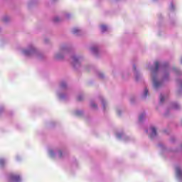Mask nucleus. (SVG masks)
<instances>
[{
	"instance_id": "nucleus-1",
	"label": "nucleus",
	"mask_w": 182,
	"mask_h": 182,
	"mask_svg": "<svg viewBox=\"0 0 182 182\" xmlns=\"http://www.w3.org/2000/svg\"><path fill=\"white\" fill-rule=\"evenodd\" d=\"M147 68L151 73V79L154 89H160L163 86V82H167L170 79V73L173 72L177 76H181L182 71L178 68H171L168 63H160L156 61L154 66L151 64H148ZM160 70L162 75V81L159 80V71Z\"/></svg>"
},
{
	"instance_id": "nucleus-2",
	"label": "nucleus",
	"mask_w": 182,
	"mask_h": 182,
	"mask_svg": "<svg viewBox=\"0 0 182 182\" xmlns=\"http://www.w3.org/2000/svg\"><path fill=\"white\" fill-rule=\"evenodd\" d=\"M70 53V47L68 45H63L60 48V51L54 55V58L57 60H60Z\"/></svg>"
},
{
	"instance_id": "nucleus-3",
	"label": "nucleus",
	"mask_w": 182,
	"mask_h": 182,
	"mask_svg": "<svg viewBox=\"0 0 182 182\" xmlns=\"http://www.w3.org/2000/svg\"><path fill=\"white\" fill-rule=\"evenodd\" d=\"M66 86H67L66 82H61L60 85V88L57 92L58 98L60 100H66V97H68V95L63 94V92H66Z\"/></svg>"
},
{
	"instance_id": "nucleus-4",
	"label": "nucleus",
	"mask_w": 182,
	"mask_h": 182,
	"mask_svg": "<svg viewBox=\"0 0 182 182\" xmlns=\"http://www.w3.org/2000/svg\"><path fill=\"white\" fill-rule=\"evenodd\" d=\"M48 155L52 159H55V157H58V159H63V156H65V153L62 150L49 149Z\"/></svg>"
},
{
	"instance_id": "nucleus-5",
	"label": "nucleus",
	"mask_w": 182,
	"mask_h": 182,
	"mask_svg": "<svg viewBox=\"0 0 182 182\" xmlns=\"http://www.w3.org/2000/svg\"><path fill=\"white\" fill-rule=\"evenodd\" d=\"M22 53L24 56H33V55H36V48L33 45H30L22 50Z\"/></svg>"
},
{
	"instance_id": "nucleus-6",
	"label": "nucleus",
	"mask_w": 182,
	"mask_h": 182,
	"mask_svg": "<svg viewBox=\"0 0 182 182\" xmlns=\"http://www.w3.org/2000/svg\"><path fill=\"white\" fill-rule=\"evenodd\" d=\"M72 65L74 68H79L80 66V62H82V57L73 54L71 57Z\"/></svg>"
},
{
	"instance_id": "nucleus-7",
	"label": "nucleus",
	"mask_w": 182,
	"mask_h": 182,
	"mask_svg": "<svg viewBox=\"0 0 182 182\" xmlns=\"http://www.w3.org/2000/svg\"><path fill=\"white\" fill-rule=\"evenodd\" d=\"M146 132L148 133L150 139H154L157 136V129L153 126L149 127Z\"/></svg>"
},
{
	"instance_id": "nucleus-8",
	"label": "nucleus",
	"mask_w": 182,
	"mask_h": 182,
	"mask_svg": "<svg viewBox=\"0 0 182 182\" xmlns=\"http://www.w3.org/2000/svg\"><path fill=\"white\" fill-rule=\"evenodd\" d=\"M176 176L179 181H182V169L180 166L176 167Z\"/></svg>"
},
{
	"instance_id": "nucleus-9",
	"label": "nucleus",
	"mask_w": 182,
	"mask_h": 182,
	"mask_svg": "<svg viewBox=\"0 0 182 182\" xmlns=\"http://www.w3.org/2000/svg\"><path fill=\"white\" fill-rule=\"evenodd\" d=\"M10 182H21V176L16 174H11L9 176Z\"/></svg>"
},
{
	"instance_id": "nucleus-10",
	"label": "nucleus",
	"mask_w": 182,
	"mask_h": 182,
	"mask_svg": "<svg viewBox=\"0 0 182 182\" xmlns=\"http://www.w3.org/2000/svg\"><path fill=\"white\" fill-rule=\"evenodd\" d=\"M91 52L95 55V56H97L99 55V46H92L90 48Z\"/></svg>"
},
{
	"instance_id": "nucleus-11",
	"label": "nucleus",
	"mask_w": 182,
	"mask_h": 182,
	"mask_svg": "<svg viewBox=\"0 0 182 182\" xmlns=\"http://www.w3.org/2000/svg\"><path fill=\"white\" fill-rule=\"evenodd\" d=\"M169 109L172 110H177L180 109V105H178L177 102H172L169 106Z\"/></svg>"
},
{
	"instance_id": "nucleus-12",
	"label": "nucleus",
	"mask_w": 182,
	"mask_h": 182,
	"mask_svg": "<svg viewBox=\"0 0 182 182\" xmlns=\"http://www.w3.org/2000/svg\"><path fill=\"white\" fill-rule=\"evenodd\" d=\"M133 70L134 72V76H135L136 80H139V79L141 77V75H140V73H139V71H137V70L136 69V65L133 66Z\"/></svg>"
},
{
	"instance_id": "nucleus-13",
	"label": "nucleus",
	"mask_w": 182,
	"mask_h": 182,
	"mask_svg": "<svg viewBox=\"0 0 182 182\" xmlns=\"http://www.w3.org/2000/svg\"><path fill=\"white\" fill-rule=\"evenodd\" d=\"M168 97V95L167 94L164 95L161 94L159 99H160V103H164V101Z\"/></svg>"
},
{
	"instance_id": "nucleus-14",
	"label": "nucleus",
	"mask_w": 182,
	"mask_h": 182,
	"mask_svg": "<svg viewBox=\"0 0 182 182\" xmlns=\"http://www.w3.org/2000/svg\"><path fill=\"white\" fill-rule=\"evenodd\" d=\"M116 137H117V139L122 140V139H124V137H126V136L124 135V134L123 132H117L116 134Z\"/></svg>"
},
{
	"instance_id": "nucleus-15",
	"label": "nucleus",
	"mask_w": 182,
	"mask_h": 182,
	"mask_svg": "<svg viewBox=\"0 0 182 182\" xmlns=\"http://www.w3.org/2000/svg\"><path fill=\"white\" fill-rule=\"evenodd\" d=\"M72 32H73V35H79L80 33H82V31H80L78 28H74L72 30Z\"/></svg>"
},
{
	"instance_id": "nucleus-16",
	"label": "nucleus",
	"mask_w": 182,
	"mask_h": 182,
	"mask_svg": "<svg viewBox=\"0 0 182 182\" xmlns=\"http://www.w3.org/2000/svg\"><path fill=\"white\" fill-rule=\"evenodd\" d=\"M146 117V112H142L141 114H139V122H143Z\"/></svg>"
},
{
	"instance_id": "nucleus-17",
	"label": "nucleus",
	"mask_w": 182,
	"mask_h": 182,
	"mask_svg": "<svg viewBox=\"0 0 182 182\" xmlns=\"http://www.w3.org/2000/svg\"><path fill=\"white\" fill-rule=\"evenodd\" d=\"M107 29L108 28L107 26L105 25L100 26V30L102 33H105V32H107Z\"/></svg>"
},
{
	"instance_id": "nucleus-18",
	"label": "nucleus",
	"mask_w": 182,
	"mask_h": 182,
	"mask_svg": "<svg viewBox=\"0 0 182 182\" xmlns=\"http://www.w3.org/2000/svg\"><path fill=\"white\" fill-rule=\"evenodd\" d=\"M101 102H102L104 110H106V106L107 105V102L103 98H101Z\"/></svg>"
},
{
	"instance_id": "nucleus-19",
	"label": "nucleus",
	"mask_w": 182,
	"mask_h": 182,
	"mask_svg": "<svg viewBox=\"0 0 182 182\" xmlns=\"http://www.w3.org/2000/svg\"><path fill=\"white\" fill-rule=\"evenodd\" d=\"M60 21H62V18H60L58 17V16H55V17L53 18V22H54V23H58V22H60Z\"/></svg>"
},
{
	"instance_id": "nucleus-20",
	"label": "nucleus",
	"mask_w": 182,
	"mask_h": 182,
	"mask_svg": "<svg viewBox=\"0 0 182 182\" xmlns=\"http://www.w3.org/2000/svg\"><path fill=\"white\" fill-rule=\"evenodd\" d=\"M148 93H149V90H147V88H145L142 95V97H144V99H146V97H147Z\"/></svg>"
},
{
	"instance_id": "nucleus-21",
	"label": "nucleus",
	"mask_w": 182,
	"mask_h": 182,
	"mask_svg": "<svg viewBox=\"0 0 182 182\" xmlns=\"http://www.w3.org/2000/svg\"><path fill=\"white\" fill-rule=\"evenodd\" d=\"M90 107H92V109H97V105H96L95 101H91Z\"/></svg>"
},
{
	"instance_id": "nucleus-22",
	"label": "nucleus",
	"mask_w": 182,
	"mask_h": 182,
	"mask_svg": "<svg viewBox=\"0 0 182 182\" xmlns=\"http://www.w3.org/2000/svg\"><path fill=\"white\" fill-rule=\"evenodd\" d=\"M5 164H6V160L4 159H0V167L5 166Z\"/></svg>"
},
{
	"instance_id": "nucleus-23",
	"label": "nucleus",
	"mask_w": 182,
	"mask_h": 182,
	"mask_svg": "<svg viewBox=\"0 0 182 182\" xmlns=\"http://www.w3.org/2000/svg\"><path fill=\"white\" fill-rule=\"evenodd\" d=\"M169 9L170 11H173L176 9V6H174V4L173 3H171L170 6H169Z\"/></svg>"
},
{
	"instance_id": "nucleus-24",
	"label": "nucleus",
	"mask_w": 182,
	"mask_h": 182,
	"mask_svg": "<svg viewBox=\"0 0 182 182\" xmlns=\"http://www.w3.org/2000/svg\"><path fill=\"white\" fill-rule=\"evenodd\" d=\"M82 111L80 110H77L75 112H74V114H75V116H82Z\"/></svg>"
},
{
	"instance_id": "nucleus-25",
	"label": "nucleus",
	"mask_w": 182,
	"mask_h": 182,
	"mask_svg": "<svg viewBox=\"0 0 182 182\" xmlns=\"http://www.w3.org/2000/svg\"><path fill=\"white\" fill-rule=\"evenodd\" d=\"M77 100L79 102H82V100H83V95H80L77 96Z\"/></svg>"
},
{
	"instance_id": "nucleus-26",
	"label": "nucleus",
	"mask_w": 182,
	"mask_h": 182,
	"mask_svg": "<svg viewBox=\"0 0 182 182\" xmlns=\"http://www.w3.org/2000/svg\"><path fill=\"white\" fill-rule=\"evenodd\" d=\"M98 77H100V79H103L105 77V75L102 73H99Z\"/></svg>"
},
{
	"instance_id": "nucleus-27",
	"label": "nucleus",
	"mask_w": 182,
	"mask_h": 182,
	"mask_svg": "<svg viewBox=\"0 0 182 182\" xmlns=\"http://www.w3.org/2000/svg\"><path fill=\"white\" fill-rule=\"evenodd\" d=\"M3 21H4V22H8V21H9V17H8V16H4V17L3 18Z\"/></svg>"
},
{
	"instance_id": "nucleus-28",
	"label": "nucleus",
	"mask_w": 182,
	"mask_h": 182,
	"mask_svg": "<svg viewBox=\"0 0 182 182\" xmlns=\"http://www.w3.org/2000/svg\"><path fill=\"white\" fill-rule=\"evenodd\" d=\"M159 147H160V149H161L162 150H164V149H166V146H164V145H163V144H159Z\"/></svg>"
},
{
	"instance_id": "nucleus-29",
	"label": "nucleus",
	"mask_w": 182,
	"mask_h": 182,
	"mask_svg": "<svg viewBox=\"0 0 182 182\" xmlns=\"http://www.w3.org/2000/svg\"><path fill=\"white\" fill-rule=\"evenodd\" d=\"M70 16V14H65V18H66L67 19H68V18Z\"/></svg>"
},
{
	"instance_id": "nucleus-30",
	"label": "nucleus",
	"mask_w": 182,
	"mask_h": 182,
	"mask_svg": "<svg viewBox=\"0 0 182 182\" xmlns=\"http://www.w3.org/2000/svg\"><path fill=\"white\" fill-rule=\"evenodd\" d=\"M178 83H179V85L181 86V89L182 90V81H178Z\"/></svg>"
},
{
	"instance_id": "nucleus-31",
	"label": "nucleus",
	"mask_w": 182,
	"mask_h": 182,
	"mask_svg": "<svg viewBox=\"0 0 182 182\" xmlns=\"http://www.w3.org/2000/svg\"><path fill=\"white\" fill-rule=\"evenodd\" d=\"M4 110V107H0V114Z\"/></svg>"
},
{
	"instance_id": "nucleus-32",
	"label": "nucleus",
	"mask_w": 182,
	"mask_h": 182,
	"mask_svg": "<svg viewBox=\"0 0 182 182\" xmlns=\"http://www.w3.org/2000/svg\"><path fill=\"white\" fill-rule=\"evenodd\" d=\"M117 114H120V110H117Z\"/></svg>"
},
{
	"instance_id": "nucleus-33",
	"label": "nucleus",
	"mask_w": 182,
	"mask_h": 182,
	"mask_svg": "<svg viewBox=\"0 0 182 182\" xmlns=\"http://www.w3.org/2000/svg\"><path fill=\"white\" fill-rule=\"evenodd\" d=\"M16 160H19V156H16Z\"/></svg>"
},
{
	"instance_id": "nucleus-34",
	"label": "nucleus",
	"mask_w": 182,
	"mask_h": 182,
	"mask_svg": "<svg viewBox=\"0 0 182 182\" xmlns=\"http://www.w3.org/2000/svg\"><path fill=\"white\" fill-rule=\"evenodd\" d=\"M154 2H156V1H159V0H153Z\"/></svg>"
},
{
	"instance_id": "nucleus-35",
	"label": "nucleus",
	"mask_w": 182,
	"mask_h": 182,
	"mask_svg": "<svg viewBox=\"0 0 182 182\" xmlns=\"http://www.w3.org/2000/svg\"><path fill=\"white\" fill-rule=\"evenodd\" d=\"M53 2L56 1V0H53Z\"/></svg>"
},
{
	"instance_id": "nucleus-36",
	"label": "nucleus",
	"mask_w": 182,
	"mask_h": 182,
	"mask_svg": "<svg viewBox=\"0 0 182 182\" xmlns=\"http://www.w3.org/2000/svg\"><path fill=\"white\" fill-rule=\"evenodd\" d=\"M181 149H182V144H181Z\"/></svg>"
}]
</instances>
